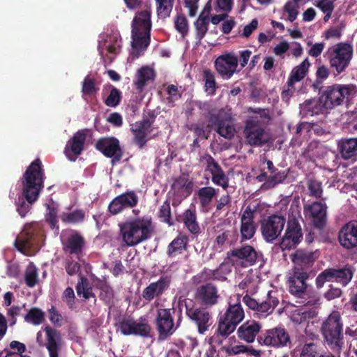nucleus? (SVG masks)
Wrapping results in <instances>:
<instances>
[{
  "label": "nucleus",
  "mask_w": 357,
  "mask_h": 357,
  "mask_svg": "<svg viewBox=\"0 0 357 357\" xmlns=\"http://www.w3.org/2000/svg\"><path fill=\"white\" fill-rule=\"evenodd\" d=\"M46 222L50 225L51 229H59L57 225V210L55 208H49V212L45 216Z\"/></svg>",
  "instance_id": "69168bd1"
},
{
  "label": "nucleus",
  "mask_w": 357,
  "mask_h": 357,
  "mask_svg": "<svg viewBox=\"0 0 357 357\" xmlns=\"http://www.w3.org/2000/svg\"><path fill=\"white\" fill-rule=\"evenodd\" d=\"M331 67H347L353 55V47L346 43H339L328 52Z\"/></svg>",
  "instance_id": "6ab92c4d"
},
{
  "label": "nucleus",
  "mask_w": 357,
  "mask_h": 357,
  "mask_svg": "<svg viewBox=\"0 0 357 357\" xmlns=\"http://www.w3.org/2000/svg\"><path fill=\"white\" fill-rule=\"evenodd\" d=\"M45 178L41 160H33L26 168L21 178L22 195L24 199H20L17 203V211L22 218H24L39 197L44 188Z\"/></svg>",
  "instance_id": "f257e3e1"
},
{
  "label": "nucleus",
  "mask_w": 357,
  "mask_h": 357,
  "mask_svg": "<svg viewBox=\"0 0 357 357\" xmlns=\"http://www.w3.org/2000/svg\"><path fill=\"white\" fill-rule=\"evenodd\" d=\"M324 354L318 351V346L314 342L305 343L303 346L300 357H321Z\"/></svg>",
  "instance_id": "5fc2aeb1"
},
{
  "label": "nucleus",
  "mask_w": 357,
  "mask_h": 357,
  "mask_svg": "<svg viewBox=\"0 0 357 357\" xmlns=\"http://www.w3.org/2000/svg\"><path fill=\"white\" fill-rule=\"evenodd\" d=\"M220 298L218 287L211 282L199 285L195 294V300L202 307L206 308L217 305Z\"/></svg>",
  "instance_id": "f3484780"
},
{
  "label": "nucleus",
  "mask_w": 357,
  "mask_h": 357,
  "mask_svg": "<svg viewBox=\"0 0 357 357\" xmlns=\"http://www.w3.org/2000/svg\"><path fill=\"white\" fill-rule=\"evenodd\" d=\"M134 318L131 317H123L118 323V330L121 334L126 336L133 335L134 331Z\"/></svg>",
  "instance_id": "de8ad7c7"
},
{
  "label": "nucleus",
  "mask_w": 357,
  "mask_h": 357,
  "mask_svg": "<svg viewBox=\"0 0 357 357\" xmlns=\"http://www.w3.org/2000/svg\"><path fill=\"white\" fill-rule=\"evenodd\" d=\"M134 331L133 335L140 336L142 337H150L151 332V326L149 324L145 317H140L138 321L134 319Z\"/></svg>",
  "instance_id": "79ce46f5"
},
{
  "label": "nucleus",
  "mask_w": 357,
  "mask_h": 357,
  "mask_svg": "<svg viewBox=\"0 0 357 357\" xmlns=\"http://www.w3.org/2000/svg\"><path fill=\"white\" fill-rule=\"evenodd\" d=\"M123 242L134 247L151 238L154 231L151 218L143 216L127 220L119 225Z\"/></svg>",
  "instance_id": "7ed1b4c3"
},
{
  "label": "nucleus",
  "mask_w": 357,
  "mask_h": 357,
  "mask_svg": "<svg viewBox=\"0 0 357 357\" xmlns=\"http://www.w3.org/2000/svg\"><path fill=\"white\" fill-rule=\"evenodd\" d=\"M259 344L276 349L290 347L291 341L289 333L284 328L275 327L266 330L257 337Z\"/></svg>",
  "instance_id": "1a4fd4ad"
},
{
  "label": "nucleus",
  "mask_w": 357,
  "mask_h": 357,
  "mask_svg": "<svg viewBox=\"0 0 357 357\" xmlns=\"http://www.w3.org/2000/svg\"><path fill=\"white\" fill-rule=\"evenodd\" d=\"M175 0H155L157 13L160 18H166L170 15Z\"/></svg>",
  "instance_id": "603ef678"
},
{
  "label": "nucleus",
  "mask_w": 357,
  "mask_h": 357,
  "mask_svg": "<svg viewBox=\"0 0 357 357\" xmlns=\"http://www.w3.org/2000/svg\"><path fill=\"white\" fill-rule=\"evenodd\" d=\"M308 278L309 273L306 270L301 267H294L287 280L289 293L302 298L308 286L306 282Z\"/></svg>",
  "instance_id": "a211bd4d"
},
{
  "label": "nucleus",
  "mask_w": 357,
  "mask_h": 357,
  "mask_svg": "<svg viewBox=\"0 0 357 357\" xmlns=\"http://www.w3.org/2000/svg\"><path fill=\"white\" fill-rule=\"evenodd\" d=\"M192 188L193 183L188 175L183 174L174 180L171 190L174 195L185 197L192 193Z\"/></svg>",
  "instance_id": "72a5a7b5"
},
{
  "label": "nucleus",
  "mask_w": 357,
  "mask_h": 357,
  "mask_svg": "<svg viewBox=\"0 0 357 357\" xmlns=\"http://www.w3.org/2000/svg\"><path fill=\"white\" fill-rule=\"evenodd\" d=\"M243 301L250 310L255 312L258 318H265L278 305V294L275 291H269L266 299L261 302L246 294L243 297Z\"/></svg>",
  "instance_id": "6e6552de"
},
{
  "label": "nucleus",
  "mask_w": 357,
  "mask_h": 357,
  "mask_svg": "<svg viewBox=\"0 0 357 357\" xmlns=\"http://www.w3.org/2000/svg\"><path fill=\"white\" fill-rule=\"evenodd\" d=\"M286 220L278 215H272L261 222V232L264 239L268 243H272L280 235Z\"/></svg>",
  "instance_id": "2eb2a0df"
},
{
  "label": "nucleus",
  "mask_w": 357,
  "mask_h": 357,
  "mask_svg": "<svg viewBox=\"0 0 357 357\" xmlns=\"http://www.w3.org/2000/svg\"><path fill=\"white\" fill-rule=\"evenodd\" d=\"M237 325L230 321H227L220 317L218 328L214 335L208 337V343L212 347L219 346L222 343V337H227L236 328Z\"/></svg>",
  "instance_id": "cd10ccee"
},
{
  "label": "nucleus",
  "mask_w": 357,
  "mask_h": 357,
  "mask_svg": "<svg viewBox=\"0 0 357 357\" xmlns=\"http://www.w3.org/2000/svg\"><path fill=\"white\" fill-rule=\"evenodd\" d=\"M342 294V291L340 288L335 287L333 284L329 285L328 289L324 294V297L327 301H332L333 299L340 298Z\"/></svg>",
  "instance_id": "774afa93"
},
{
  "label": "nucleus",
  "mask_w": 357,
  "mask_h": 357,
  "mask_svg": "<svg viewBox=\"0 0 357 357\" xmlns=\"http://www.w3.org/2000/svg\"><path fill=\"white\" fill-rule=\"evenodd\" d=\"M43 240V234L39 228L34 225H26L20 237L15 240V245L22 253L31 248L41 247Z\"/></svg>",
  "instance_id": "9d476101"
},
{
  "label": "nucleus",
  "mask_w": 357,
  "mask_h": 357,
  "mask_svg": "<svg viewBox=\"0 0 357 357\" xmlns=\"http://www.w3.org/2000/svg\"><path fill=\"white\" fill-rule=\"evenodd\" d=\"M45 319V313L39 308H31L24 316V320L33 325L40 324Z\"/></svg>",
  "instance_id": "8fccbe9b"
},
{
  "label": "nucleus",
  "mask_w": 357,
  "mask_h": 357,
  "mask_svg": "<svg viewBox=\"0 0 357 357\" xmlns=\"http://www.w3.org/2000/svg\"><path fill=\"white\" fill-rule=\"evenodd\" d=\"M203 160L206 162V171H208L211 174L212 182L216 185L221 186L224 190H227L229 187V178L220 165L209 154H206L203 157Z\"/></svg>",
  "instance_id": "b1692460"
},
{
  "label": "nucleus",
  "mask_w": 357,
  "mask_h": 357,
  "mask_svg": "<svg viewBox=\"0 0 357 357\" xmlns=\"http://www.w3.org/2000/svg\"><path fill=\"white\" fill-rule=\"evenodd\" d=\"M209 17L205 15L204 13H200L197 20L195 22L196 29V38L200 41L202 40L208 29Z\"/></svg>",
  "instance_id": "c03bdc74"
},
{
  "label": "nucleus",
  "mask_w": 357,
  "mask_h": 357,
  "mask_svg": "<svg viewBox=\"0 0 357 357\" xmlns=\"http://www.w3.org/2000/svg\"><path fill=\"white\" fill-rule=\"evenodd\" d=\"M186 242L182 237L175 238L168 245L167 254L169 257L176 256L178 253H181L185 248Z\"/></svg>",
  "instance_id": "864d4df0"
},
{
  "label": "nucleus",
  "mask_w": 357,
  "mask_h": 357,
  "mask_svg": "<svg viewBox=\"0 0 357 357\" xmlns=\"http://www.w3.org/2000/svg\"><path fill=\"white\" fill-rule=\"evenodd\" d=\"M205 91L209 95H213L216 91L217 86L214 75L209 70L204 71Z\"/></svg>",
  "instance_id": "4d7b16f0"
},
{
  "label": "nucleus",
  "mask_w": 357,
  "mask_h": 357,
  "mask_svg": "<svg viewBox=\"0 0 357 357\" xmlns=\"http://www.w3.org/2000/svg\"><path fill=\"white\" fill-rule=\"evenodd\" d=\"M97 287L100 289V299L106 305H111L114 298V291L112 287L105 280L99 281Z\"/></svg>",
  "instance_id": "ea45409f"
},
{
  "label": "nucleus",
  "mask_w": 357,
  "mask_h": 357,
  "mask_svg": "<svg viewBox=\"0 0 357 357\" xmlns=\"http://www.w3.org/2000/svg\"><path fill=\"white\" fill-rule=\"evenodd\" d=\"M309 195L315 198H320L323 193L321 183L317 180H310L307 183Z\"/></svg>",
  "instance_id": "680f3d73"
},
{
  "label": "nucleus",
  "mask_w": 357,
  "mask_h": 357,
  "mask_svg": "<svg viewBox=\"0 0 357 357\" xmlns=\"http://www.w3.org/2000/svg\"><path fill=\"white\" fill-rule=\"evenodd\" d=\"M45 333L47 337L46 348L49 352L50 357H59L60 348L59 342L61 340V334L56 329L46 327Z\"/></svg>",
  "instance_id": "f704fd0d"
},
{
  "label": "nucleus",
  "mask_w": 357,
  "mask_h": 357,
  "mask_svg": "<svg viewBox=\"0 0 357 357\" xmlns=\"http://www.w3.org/2000/svg\"><path fill=\"white\" fill-rule=\"evenodd\" d=\"M354 273V269L349 264H347L342 268H334L335 281L345 287L353 278Z\"/></svg>",
  "instance_id": "4c0bfd02"
},
{
  "label": "nucleus",
  "mask_w": 357,
  "mask_h": 357,
  "mask_svg": "<svg viewBox=\"0 0 357 357\" xmlns=\"http://www.w3.org/2000/svg\"><path fill=\"white\" fill-rule=\"evenodd\" d=\"M121 100V91L118 89L113 87L105 100V103L108 107H116L120 103Z\"/></svg>",
  "instance_id": "bf43d9fd"
},
{
  "label": "nucleus",
  "mask_w": 357,
  "mask_h": 357,
  "mask_svg": "<svg viewBox=\"0 0 357 357\" xmlns=\"http://www.w3.org/2000/svg\"><path fill=\"white\" fill-rule=\"evenodd\" d=\"M208 126L215 128L222 137L231 139L234 137L236 129L231 123V117L219 111L217 113H208Z\"/></svg>",
  "instance_id": "ddd939ff"
},
{
  "label": "nucleus",
  "mask_w": 357,
  "mask_h": 357,
  "mask_svg": "<svg viewBox=\"0 0 357 357\" xmlns=\"http://www.w3.org/2000/svg\"><path fill=\"white\" fill-rule=\"evenodd\" d=\"M185 305V314L189 319L197 326V332L199 335H204L209 331L213 324L212 313L206 307H189L187 303Z\"/></svg>",
  "instance_id": "9b49d317"
},
{
  "label": "nucleus",
  "mask_w": 357,
  "mask_h": 357,
  "mask_svg": "<svg viewBox=\"0 0 357 357\" xmlns=\"http://www.w3.org/2000/svg\"><path fill=\"white\" fill-rule=\"evenodd\" d=\"M86 139L85 130H79L68 142L64 153L69 160L75 161L76 157L79 155L84 149Z\"/></svg>",
  "instance_id": "393cba45"
},
{
  "label": "nucleus",
  "mask_w": 357,
  "mask_h": 357,
  "mask_svg": "<svg viewBox=\"0 0 357 357\" xmlns=\"http://www.w3.org/2000/svg\"><path fill=\"white\" fill-rule=\"evenodd\" d=\"M327 112L319 98L308 99L300 104V115L302 118L307 119Z\"/></svg>",
  "instance_id": "c756f323"
},
{
  "label": "nucleus",
  "mask_w": 357,
  "mask_h": 357,
  "mask_svg": "<svg viewBox=\"0 0 357 357\" xmlns=\"http://www.w3.org/2000/svg\"><path fill=\"white\" fill-rule=\"evenodd\" d=\"M222 317L227 321H230L238 326L245 317L244 311L240 301L238 300V301L234 304L229 303V306Z\"/></svg>",
  "instance_id": "c9c22d12"
},
{
  "label": "nucleus",
  "mask_w": 357,
  "mask_h": 357,
  "mask_svg": "<svg viewBox=\"0 0 357 357\" xmlns=\"http://www.w3.org/2000/svg\"><path fill=\"white\" fill-rule=\"evenodd\" d=\"M257 257L258 254L255 249L250 245H245L227 252L226 260L232 265L240 260L242 266L247 267L254 265Z\"/></svg>",
  "instance_id": "dca6fc26"
},
{
  "label": "nucleus",
  "mask_w": 357,
  "mask_h": 357,
  "mask_svg": "<svg viewBox=\"0 0 357 357\" xmlns=\"http://www.w3.org/2000/svg\"><path fill=\"white\" fill-rule=\"evenodd\" d=\"M261 329V325L255 321L248 320L237 329L238 337L247 343H252Z\"/></svg>",
  "instance_id": "c85d7f7f"
},
{
  "label": "nucleus",
  "mask_w": 357,
  "mask_h": 357,
  "mask_svg": "<svg viewBox=\"0 0 357 357\" xmlns=\"http://www.w3.org/2000/svg\"><path fill=\"white\" fill-rule=\"evenodd\" d=\"M254 218V211L247 206L241 216V242L251 239L255 234L257 226Z\"/></svg>",
  "instance_id": "bb28decb"
},
{
  "label": "nucleus",
  "mask_w": 357,
  "mask_h": 357,
  "mask_svg": "<svg viewBox=\"0 0 357 357\" xmlns=\"http://www.w3.org/2000/svg\"><path fill=\"white\" fill-rule=\"evenodd\" d=\"M121 47L122 39L117 31L107 34L99 41L98 50L105 66L111 64L116 59L121 52Z\"/></svg>",
  "instance_id": "423d86ee"
},
{
  "label": "nucleus",
  "mask_w": 357,
  "mask_h": 357,
  "mask_svg": "<svg viewBox=\"0 0 357 357\" xmlns=\"http://www.w3.org/2000/svg\"><path fill=\"white\" fill-rule=\"evenodd\" d=\"M182 220L185 226L190 233L197 234L199 232L200 227L197 221L195 211H192L190 209L185 210L183 213Z\"/></svg>",
  "instance_id": "58836bf2"
},
{
  "label": "nucleus",
  "mask_w": 357,
  "mask_h": 357,
  "mask_svg": "<svg viewBox=\"0 0 357 357\" xmlns=\"http://www.w3.org/2000/svg\"><path fill=\"white\" fill-rule=\"evenodd\" d=\"M96 91L95 83L92 78L87 75L83 82L82 92L84 95H91Z\"/></svg>",
  "instance_id": "338daca9"
},
{
  "label": "nucleus",
  "mask_w": 357,
  "mask_h": 357,
  "mask_svg": "<svg viewBox=\"0 0 357 357\" xmlns=\"http://www.w3.org/2000/svg\"><path fill=\"white\" fill-rule=\"evenodd\" d=\"M243 135L246 144L252 146H261L269 139L268 133L261 125L260 121L256 119L246 121Z\"/></svg>",
  "instance_id": "f8f14e48"
},
{
  "label": "nucleus",
  "mask_w": 357,
  "mask_h": 357,
  "mask_svg": "<svg viewBox=\"0 0 357 357\" xmlns=\"http://www.w3.org/2000/svg\"><path fill=\"white\" fill-rule=\"evenodd\" d=\"M76 291L78 296L82 295L85 299H89L91 297L96 298L88 279L84 276H80L79 280L76 285ZM96 301V299H95Z\"/></svg>",
  "instance_id": "49530a36"
},
{
  "label": "nucleus",
  "mask_w": 357,
  "mask_h": 357,
  "mask_svg": "<svg viewBox=\"0 0 357 357\" xmlns=\"http://www.w3.org/2000/svg\"><path fill=\"white\" fill-rule=\"evenodd\" d=\"M159 218L163 221L169 224V225H172L171 223V208L170 204L168 201H165L162 205L160 206L159 211Z\"/></svg>",
  "instance_id": "e2e57ef3"
},
{
  "label": "nucleus",
  "mask_w": 357,
  "mask_h": 357,
  "mask_svg": "<svg viewBox=\"0 0 357 357\" xmlns=\"http://www.w3.org/2000/svg\"><path fill=\"white\" fill-rule=\"evenodd\" d=\"M327 206L319 202L305 205L303 213L305 218L317 229H322L326 223Z\"/></svg>",
  "instance_id": "4be33fe9"
},
{
  "label": "nucleus",
  "mask_w": 357,
  "mask_h": 357,
  "mask_svg": "<svg viewBox=\"0 0 357 357\" xmlns=\"http://www.w3.org/2000/svg\"><path fill=\"white\" fill-rule=\"evenodd\" d=\"M174 26L178 32L185 36L189 30L188 21L183 14L178 15L174 20Z\"/></svg>",
  "instance_id": "13d9d810"
},
{
  "label": "nucleus",
  "mask_w": 357,
  "mask_h": 357,
  "mask_svg": "<svg viewBox=\"0 0 357 357\" xmlns=\"http://www.w3.org/2000/svg\"><path fill=\"white\" fill-rule=\"evenodd\" d=\"M340 245L351 250L357 247V221L352 220L346 223L340 229L338 234Z\"/></svg>",
  "instance_id": "a878e982"
},
{
  "label": "nucleus",
  "mask_w": 357,
  "mask_h": 357,
  "mask_svg": "<svg viewBox=\"0 0 357 357\" xmlns=\"http://www.w3.org/2000/svg\"><path fill=\"white\" fill-rule=\"evenodd\" d=\"M288 172L278 170L275 173L269 176L267 182H264L261 186V190H269L274 188L278 184L282 183L287 178Z\"/></svg>",
  "instance_id": "a19ab883"
},
{
  "label": "nucleus",
  "mask_w": 357,
  "mask_h": 357,
  "mask_svg": "<svg viewBox=\"0 0 357 357\" xmlns=\"http://www.w3.org/2000/svg\"><path fill=\"white\" fill-rule=\"evenodd\" d=\"M155 77L154 68H139L133 85L138 93H142L146 86L154 82Z\"/></svg>",
  "instance_id": "7c9ffc66"
},
{
  "label": "nucleus",
  "mask_w": 357,
  "mask_h": 357,
  "mask_svg": "<svg viewBox=\"0 0 357 357\" xmlns=\"http://www.w3.org/2000/svg\"><path fill=\"white\" fill-rule=\"evenodd\" d=\"M340 149L344 159L355 156L357 154V138H350L342 142Z\"/></svg>",
  "instance_id": "a18cd8bd"
},
{
  "label": "nucleus",
  "mask_w": 357,
  "mask_h": 357,
  "mask_svg": "<svg viewBox=\"0 0 357 357\" xmlns=\"http://www.w3.org/2000/svg\"><path fill=\"white\" fill-rule=\"evenodd\" d=\"M175 309L158 308L156 311L155 318L153 324L158 332V341L167 340L176 331L173 314Z\"/></svg>",
  "instance_id": "0eeeda50"
},
{
  "label": "nucleus",
  "mask_w": 357,
  "mask_h": 357,
  "mask_svg": "<svg viewBox=\"0 0 357 357\" xmlns=\"http://www.w3.org/2000/svg\"><path fill=\"white\" fill-rule=\"evenodd\" d=\"M24 280L29 287H34L38 282L37 269L34 266H29L25 271Z\"/></svg>",
  "instance_id": "6e6d98bb"
},
{
  "label": "nucleus",
  "mask_w": 357,
  "mask_h": 357,
  "mask_svg": "<svg viewBox=\"0 0 357 357\" xmlns=\"http://www.w3.org/2000/svg\"><path fill=\"white\" fill-rule=\"evenodd\" d=\"M171 276L162 275L157 281L151 282L144 289L142 298L150 303L155 298H160L170 287Z\"/></svg>",
  "instance_id": "5701e85b"
},
{
  "label": "nucleus",
  "mask_w": 357,
  "mask_h": 357,
  "mask_svg": "<svg viewBox=\"0 0 357 357\" xmlns=\"http://www.w3.org/2000/svg\"><path fill=\"white\" fill-rule=\"evenodd\" d=\"M319 256V252L318 250H298L293 255L292 261L296 264L295 267H301L306 270V268L313 266Z\"/></svg>",
  "instance_id": "2f4dec72"
},
{
  "label": "nucleus",
  "mask_w": 357,
  "mask_h": 357,
  "mask_svg": "<svg viewBox=\"0 0 357 357\" xmlns=\"http://www.w3.org/2000/svg\"><path fill=\"white\" fill-rule=\"evenodd\" d=\"M215 195L216 190L213 187L206 186L199 188L197 192V195L200 206L208 211Z\"/></svg>",
  "instance_id": "e433bc0d"
},
{
  "label": "nucleus",
  "mask_w": 357,
  "mask_h": 357,
  "mask_svg": "<svg viewBox=\"0 0 357 357\" xmlns=\"http://www.w3.org/2000/svg\"><path fill=\"white\" fill-rule=\"evenodd\" d=\"M151 6L136 13L132 22L131 46L132 50L128 60H134L144 54L151 41Z\"/></svg>",
  "instance_id": "f03ea898"
},
{
  "label": "nucleus",
  "mask_w": 357,
  "mask_h": 357,
  "mask_svg": "<svg viewBox=\"0 0 357 357\" xmlns=\"http://www.w3.org/2000/svg\"><path fill=\"white\" fill-rule=\"evenodd\" d=\"M86 218L85 212L82 209H75L70 213H63L61 215V220L64 223L77 225L84 221Z\"/></svg>",
  "instance_id": "37998d69"
},
{
  "label": "nucleus",
  "mask_w": 357,
  "mask_h": 357,
  "mask_svg": "<svg viewBox=\"0 0 357 357\" xmlns=\"http://www.w3.org/2000/svg\"><path fill=\"white\" fill-rule=\"evenodd\" d=\"M238 67V57L233 53H226L218 56L215 61V67Z\"/></svg>",
  "instance_id": "09e8293b"
},
{
  "label": "nucleus",
  "mask_w": 357,
  "mask_h": 357,
  "mask_svg": "<svg viewBox=\"0 0 357 357\" xmlns=\"http://www.w3.org/2000/svg\"><path fill=\"white\" fill-rule=\"evenodd\" d=\"M139 197L133 190L126 192L114 197L109 204L108 211L113 215L122 213L125 209L135 207Z\"/></svg>",
  "instance_id": "412c9836"
},
{
  "label": "nucleus",
  "mask_w": 357,
  "mask_h": 357,
  "mask_svg": "<svg viewBox=\"0 0 357 357\" xmlns=\"http://www.w3.org/2000/svg\"><path fill=\"white\" fill-rule=\"evenodd\" d=\"M303 233L298 220L295 218L287 222L284 235L282 238L280 246L282 250H290L295 248L302 240Z\"/></svg>",
  "instance_id": "aec40b11"
},
{
  "label": "nucleus",
  "mask_w": 357,
  "mask_h": 357,
  "mask_svg": "<svg viewBox=\"0 0 357 357\" xmlns=\"http://www.w3.org/2000/svg\"><path fill=\"white\" fill-rule=\"evenodd\" d=\"M316 75L317 79L314 81L312 86L315 89H321L323 81L328 77L329 71L328 68H317Z\"/></svg>",
  "instance_id": "0e129e2a"
},
{
  "label": "nucleus",
  "mask_w": 357,
  "mask_h": 357,
  "mask_svg": "<svg viewBox=\"0 0 357 357\" xmlns=\"http://www.w3.org/2000/svg\"><path fill=\"white\" fill-rule=\"evenodd\" d=\"M95 148L107 158H112L113 165L120 162L123 157V150L119 140L114 137H102L99 138Z\"/></svg>",
  "instance_id": "4468645a"
},
{
  "label": "nucleus",
  "mask_w": 357,
  "mask_h": 357,
  "mask_svg": "<svg viewBox=\"0 0 357 357\" xmlns=\"http://www.w3.org/2000/svg\"><path fill=\"white\" fill-rule=\"evenodd\" d=\"M308 68H295L291 71L288 79L287 84L289 87L293 88L294 84L301 81L305 76Z\"/></svg>",
  "instance_id": "052dcab7"
},
{
  "label": "nucleus",
  "mask_w": 357,
  "mask_h": 357,
  "mask_svg": "<svg viewBox=\"0 0 357 357\" xmlns=\"http://www.w3.org/2000/svg\"><path fill=\"white\" fill-rule=\"evenodd\" d=\"M85 246V239L79 232L75 231L70 234L63 243V249L70 255H79Z\"/></svg>",
  "instance_id": "473e14b6"
},
{
  "label": "nucleus",
  "mask_w": 357,
  "mask_h": 357,
  "mask_svg": "<svg viewBox=\"0 0 357 357\" xmlns=\"http://www.w3.org/2000/svg\"><path fill=\"white\" fill-rule=\"evenodd\" d=\"M335 281L334 268H328L321 272L315 280L316 287L321 289L326 282Z\"/></svg>",
  "instance_id": "3c124183"
},
{
  "label": "nucleus",
  "mask_w": 357,
  "mask_h": 357,
  "mask_svg": "<svg viewBox=\"0 0 357 357\" xmlns=\"http://www.w3.org/2000/svg\"><path fill=\"white\" fill-rule=\"evenodd\" d=\"M323 339L333 351L340 354L344 348V322L338 311H333L321 323Z\"/></svg>",
  "instance_id": "20e7f679"
},
{
  "label": "nucleus",
  "mask_w": 357,
  "mask_h": 357,
  "mask_svg": "<svg viewBox=\"0 0 357 357\" xmlns=\"http://www.w3.org/2000/svg\"><path fill=\"white\" fill-rule=\"evenodd\" d=\"M354 88L350 86L333 85L325 89H319V98L328 112L342 104L344 99L349 101V98Z\"/></svg>",
  "instance_id": "39448f33"
}]
</instances>
